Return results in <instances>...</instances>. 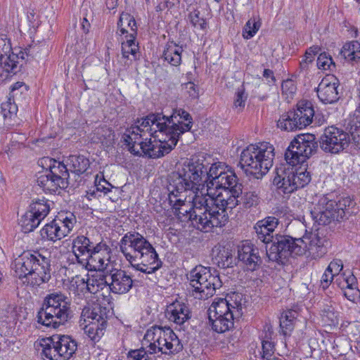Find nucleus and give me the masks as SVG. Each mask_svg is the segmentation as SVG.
Returning <instances> with one entry per match:
<instances>
[{
    "mask_svg": "<svg viewBox=\"0 0 360 360\" xmlns=\"http://www.w3.org/2000/svg\"><path fill=\"white\" fill-rule=\"evenodd\" d=\"M335 276L333 273L328 272L326 269L324 274H323L321 280V285L323 289L327 288L333 281Z\"/></svg>",
    "mask_w": 360,
    "mask_h": 360,
    "instance_id": "69168bd1",
    "label": "nucleus"
},
{
    "mask_svg": "<svg viewBox=\"0 0 360 360\" xmlns=\"http://www.w3.org/2000/svg\"><path fill=\"white\" fill-rule=\"evenodd\" d=\"M238 259L250 271L257 269L262 264L259 249L248 240L242 241L238 245Z\"/></svg>",
    "mask_w": 360,
    "mask_h": 360,
    "instance_id": "aec40b11",
    "label": "nucleus"
},
{
    "mask_svg": "<svg viewBox=\"0 0 360 360\" xmlns=\"http://www.w3.org/2000/svg\"><path fill=\"white\" fill-rule=\"evenodd\" d=\"M259 21L255 18L250 19L244 26L243 36L245 39H249L254 37L260 27Z\"/></svg>",
    "mask_w": 360,
    "mask_h": 360,
    "instance_id": "864d4df0",
    "label": "nucleus"
},
{
    "mask_svg": "<svg viewBox=\"0 0 360 360\" xmlns=\"http://www.w3.org/2000/svg\"><path fill=\"white\" fill-rule=\"evenodd\" d=\"M247 98L248 95L245 94L244 86H241L238 88L233 103L234 107L240 111L245 107Z\"/></svg>",
    "mask_w": 360,
    "mask_h": 360,
    "instance_id": "4d7b16f0",
    "label": "nucleus"
},
{
    "mask_svg": "<svg viewBox=\"0 0 360 360\" xmlns=\"http://www.w3.org/2000/svg\"><path fill=\"white\" fill-rule=\"evenodd\" d=\"M278 225V219L275 217L269 216L258 221L255 225L257 239L267 245L274 238L273 232Z\"/></svg>",
    "mask_w": 360,
    "mask_h": 360,
    "instance_id": "a878e982",
    "label": "nucleus"
},
{
    "mask_svg": "<svg viewBox=\"0 0 360 360\" xmlns=\"http://www.w3.org/2000/svg\"><path fill=\"white\" fill-rule=\"evenodd\" d=\"M245 302L243 295L236 292L228 294L226 298H219L209 309V321H214L215 318L224 319L225 316L227 317L226 314H232L237 309L243 310Z\"/></svg>",
    "mask_w": 360,
    "mask_h": 360,
    "instance_id": "2eb2a0df",
    "label": "nucleus"
},
{
    "mask_svg": "<svg viewBox=\"0 0 360 360\" xmlns=\"http://www.w3.org/2000/svg\"><path fill=\"white\" fill-rule=\"evenodd\" d=\"M29 210L42 221L50 212V204L44 198L38 199L32 202Z\"/></svg>",
    "mask_w": 360,
    "mask_h": 360,
    "instance_id": "09e8293b",
    "label": "nucleus"
},
{
    "mask_svg": "<svg viewBox=\"0 0 360 360\" xmlns=\"http://www.w3.org/2000/svg\"><path fill=\"white\" fill-rule=\"evenodd\" d=\"M152 355L149 349L146 351L144 349H140L129 352L128 358L129 360H151Z\"/></svg>",
    "mask_w": 360,
    "mask_h": 360,
    "instance_id": "13d9d810",
    "label": "nucleus"
},
{
    "mask_svg": "<svg viewBox=\"0 0 360 360\" xmlns=\"http://www.w3.org/2000/svg\"><path fill=\"white\" fill-rule=\"evenodd\" d=\"M240 195L230 192L229 194L219 192L217 195L207 196L208 215L210 230L214 227H221L228 221L227 210H232L240 203Z\"/></svg>",
    "mask_w": 360,
    "mask_h": 360,
    "instance_id": "1a4fd4ad",
    "label": "nucleus"
},
{
    "mask_svg": "<svg viewBox=\"0 0 360 360\" xmlns=\"http://www.w3.org/2000/svg\"><path fill=\"white\" fill-rule=\"evenodd\" d=\"M92 248L95 245L90 241L89 238L84 236H78L72 240V252L79 264L86 263L89 255L92 254Z\"/></svg>",
    "mask_w": 360,
    "mask_h": 360,
    "instance_id": "bb28decb",
    "label": "nucleus"
},
{
    "mask_svg": "<svg viewBox=\"0 0 360 360\" xmlns=\"http://www.w3.org/2000/svg\"><path fill=\"white\" fill-rule=\"evenodd\" d=\"M349 141L348 134L334 126L326 128L319 139L321 148L333 154L343 150L348 146Z\"/></svg>",
    "mask_w": 360,
    "mask_h": 360,
    "instance_id": "dca6fc26",
    "label": "nucleus"
},
{
    "mask_svg": "<svg viewBox=\"0 0 360 360\" xmlns=\"http://www.w3.org/2000/svg\"><path fill=\"white\" fill-rule=\"evenodd\" d=\"M193 124L191 115L182 108L174 110L169 116L152 113L127 129L123 139L133 155L160 158L172 151Z\"/></svg>",
    "mask_w": 360,
    "mask_h": 360,
    "instance_id": "f257e3e1",
    "label": "nucleus"
},
{
    "mask_svg": "<svg viewBox=\"0 0 360 360\" xmlns=\"http://www.w3.org/2000/svg\"><path fill=\"white\" fill-rule=\"evenodd\" d=\"M307 241V250L314 259L322 257L327 252L326 244L327 240L321 238L317 234L311 233L310 237L304 236Z\"/></svg>",
    "mask_w": 360,
    "mask_h": 360,
    "instance_id": "473e14b6",
    "label": "nucleus"
},
{
    "mask_svg": "<svg viewBox=\"0 0 360 360\" xmlns=\"http://www.w3.org/2000/svg\"><path fill=\"white\" fill-rule=\"evenodd\" d=\"M81 316L84 318V321L101 323L102 321H106V308H103L99 304L92 308L84 307L82 309Z\"/></svg>",
    "mask_w": 360,
    "mask_h": 360,
    "instance_id": "c9c22d12",
    "label": "nucleus"
},
{
    "mask_svg": "<svg viewBox=\"0 0 360 360\" xmlns=\"http://www.w3.org/2000/svg\"><path fill=\"white\" fill-rule=\"evenodd\" d=\"M293 176V166L287 162L281 164L275 169L273 184L279 193H291L295 191V187L293 185V181H295Z\"/></svg>",
    "mask_w": 360,
    "mask_h": 360,
    "instance_id": "a211bd4d",
    "label": "nucleus"
},
{
    "mask_svg": "<svg viewBox=\"0 0 360 360\" xmlns=\"http://www.w3.org/2000/svg\"><path fill=\"white\" fill-rule=\"evenodd\" d=\"M188 18L193 27L200 28L202 30L206 29L207 22L204 18L200 17V11L194 10L191 12L188 15Z\"/></svg>",
    "mask_w": 360,
    "mask_h": 360,
    "instance_id": "6e6d98bb",
    "label": "nucleus"
},
{
    "mask_svg": "<svg viewBox=\"0 0 360 360\" xmlns=\"http://www.w3.org/2000/svg\"><path fill=\"white\" fill-rule=\"evenodd\" d=\"M318 149V142L311 134H302L295 137L285 153V160L288 165L295 166L303 163L314 155Z\"/></svg>",
    "mask_w": 360,
    "mask_h": 360,
    "instance_id": "9b49d317",
    "label": "nucleus"
},
{
    "mask_svg": "<svg viewBox=\"0 0 360 360\" xmlns=\"http://www.w3.org/2000/svg\"><path fill=\"white\" fill-rule=\"evenodd\" d=\"M274 148L267 142L250 144L241 154L240 165L246 174L262 178L273 165Z\"/></svg>",
    "mask_w": 360,
    "mask_h": 360,
    "instance_id": "423d86ee",
    "label": "nucleus"
},
{
    "mask_svg": "<svg viewBox=\"0 0 360 360\" xmlns=\"http://www.w3.org/2000/svg\"><path fill=\"white\" fill-rule=\"evenodd\" d=\"M338 79L333 75H327L322 79L317 88V96L325 104L337 102L339 98Z\"/></svg>",
    "mask_w": 360,
    "mask_h": 360,
    "instance_id": "6ab92c4d",
    "label": "nucleus"
},
{
    "mask_svg": "<svg viewBox=\"0 0 360 360\" xmlns=\"http://www.w3.org/2000/svg\"><path fill=\"white\" fill-rule=\"evenodd\" d=\"M76 221L75 216L71 212L60 214L41 229V236L51 241L61 240L70 233Z\"/></svg>",
    "mask_w": 360,
    "mask_h": 360,
    "instance_id": "4468645a",
    "label": "nucleus"
},
{
    "mask_svg": "<svg viewBox=\"0 0 360 360\" xmlns=\"http://www.w3.org/2000/svg\"><path fill=\"white\" fill-rule=\"evenodd\" d=\"M340 56L352 63H360V43L353 41L346 43L340 51Z\"/></svg>",
    "mask_w": 360,
    "mask_h": 360,
    "instance_id": "e433bc0d",
    "label": "nucleus"
},
{
    "mask_svg": "<svg viewBox=\"0 0 360 360\" xmlns=\"http://www.w3.org/2000/svg\"><path fill=\"white\" fill-rule=\"evenodd\" d=\"M42 353L50 360H69L77 349V344L68 335H56L43 340Z\"/></svg>",
    "mask_w": 360,
    "mask_h": 360,
    "instance_id": "ddd939ff",
    "label": "nucleus"
},
{
    "mask_svg": "<svg viewBox=\"0 0 360 360\" xmlns=\"http://www.w3.org/2000/svg\"><path fill=\"white\" fill-rule=\"evenodd\" d=\"M188 173L184 165L181 171L169 176L167 186L169 205L179 217H188L198 229L208 232L210 225L207 196L191 174L188 178Z\"/></svg>",
    "mask_w": 360,
    "mask_h": 360,
    "instance_id": "f03ea898",
    "label": "nucleus"
},
{
    "mask_svg": "<svg viewBox=\"0 0 360 360\" xmlns=\"http://www.w3.org/2000/svg\"><path fill=\"white\" fill-rule=\"evenodd\" d=\"M21 308L18 307L15 304H6L0 312V318L5 321L16 323L20 319L19 312Z\"/></svg>",
    "mask_w": 360,
    "mask_h": 360,
    "instance_id": "de8ad7c7",
    "label": "nucleus"
},
{
    "mask_svg": "<svg viewBox=\"0 0 360 360\" xmlns=\"http://www.w3.org/2000/svg\"><path fill=\"white\" fill-rule=\"evenodd\" d=\"M39 252H35L31 253L30 252H23L14 261V271L15 275L18 278L22 281L24 284L27 285L30 279V274L33 271V266H35V263L37 259V255Z\"/></svg>",
    "mask_w": 360,
    "mask_h": 360,
    "instance_id": "412c9836",
    "label": "nucleus"
},
{
    "mask_svg": "<svg viewBox=\"0 0 360 360\" xmlns=\"http://www.w3.org/2000/svg\"><path fill=\"white\" fill-rule=\"evenodd\" d=\"M359 289L357 287L350 288L344 290L345 296L350 301H354L359 295Z\"/></svg>",
    "mask_w": 360,
    "mask_h": 360,
    "instance_id": "338daca9",
    "label": "nucleus"
},
{
    "mask_svg": "<svg viewBox=\"0 0 360 360\" xmlns=\"http://www.w3.org/2000/svg\"><path fill=\"white\" fill-rule=\"evenodd\" d=\"M49 160V169L38 176L37 183L44 191L52 193L68 186L70 174L64 163L53 159Z\"/></svg>",
    "mask_w": 360,
    "mask_h": 360,
    "instance_id": "f8f14e48",
    "label": "nucleus"
},
{
    "mask_svg": "<svg viewBox=\"0 0 360 360\" xmlns=\"http://www.w3.org/2000/svg\"><path fill=\"white\" fill-rule=\"evenodd\" d=\"M106 326L107 321L89 323L84 327V332L91 340L98 341L103 335Z\"/></svg>",
    "mask_w": 360,
    "mask_h": 360,
    "instance_id": "a18cd8bd",
    "label": "nucleus"
},
{
    "mask_svg": "<svg viewBox=\"0 0 360 360\" xmlns=\"http://www.w3.org/2000/svg\"><path fill=\"white\" fill-rule=\"evenodd\" d=\"M304 237L292 238L287 235L276 234L266 247L269 261L278 264H285L289 257L303 255L307 250V241Z\"/></svg>",
    "mask_w": 360,
    "mask_h": 360,
    "instance_id": "0eeeda50",
    "label": "nucleus"
},
{
    "mask_svg": "<svg viewBox=\"0 0 360 360\" xmlns=\"http://www.w3.org/2000/svg\"><path fill=\"white\" fill-rule=\"evenodd\" d=\"M281 89L283 94L291 98L295 94L297 87L294 81L288 79L283 82Z\"/></svg>",
    "mask_w": 360,
    "mask_h": 360,
    "instance_id": "bf43d9fd",
    "label": "nucleus"
},
{
    "mask_svg": "<svg viewBox=\"0 0 360 360\" xmlns=\"http://www.w3.org/2000/svg\"><path fill=\"white\" fill-rule=\"evenodd\" d=\"M41 221L37 216L32 214V212L28 210L19 219V225L21 227V231L27 233L38 227Z\"/></svg>",
    "mask_w": 360,
    "mask_h": 360,
    "instance_id": "79ce46f5",
    "label": "nucleus"
},
{
    "mask_svg": "<svg viewBox=\"0 0 360 360\" xmlns=\"http://www.w3.org/2000/svg\"><path fill=\"white\" fill-rule=\"evenodd\" d=\"M168 338L165 340L164 347H162V354H174L181 352L183 349V345L177 335L171 329V335L168 334Z\"/></svg>",
    "mask_w": 360,
    "mask_h": 360,
    "instance_id": "49530a36",
    "label": "nucleus"
},
{
    "mask_svg": "<svg viewBox=\"0 0 360 360\" xmlns=\"http://www.w3.org/2000/svg\"><path fill=\"white\" fill-rule=\"evenodd\" d=\"M166 316L170 321L181 325L191 319V312L186 304L176 302L167 307Z\"/></svg>",
    "mask_w": 360,
    "mask_h": 360,
    "instance_id": "c85d7f7f",
    "label": "nucleus"
},
{
    "mask_svg": "<svg viewBox=\"0 0 360 360\" xmlns=\"http://www.w3.org/2000/svg\"><path fill=\"white\" fill-rule=\"evenodd\" d=\"M316 65L320 70L333 71L335 69V64L331 56L326 52L319 54Z\"/></svg>",
    "mask_w": 360,
    "mask_h": 360,
    "instance_id": "603ef678",
    "label": "nucleus"
},
{
    "mask_svg": "<svg viewBox=\"0 0 360 360\" xmlns=\"http://www.w3.org/2000/svg\"><path fill=\"white\" fill-rule=\"evenodd\" d=\"M72 317L69 299L60 292L47 295L37 314L38 323L49 328H58Z\"/></svg>",
    "mask_w": 360,
    "mask_h": 360,
    "instance_id": "39448f33",
    "label": "nucleus"
},
{
    "mask_svg": "<svg viewBox=\"0 0 360 360\" xmlns=\"http://www.w3.org/2000/svg\"><path fill=\"white\" fill-rule=\"evenodd\" d=\"M15 100L8 97V101L1 104V112L5 118H11L16 115L18 106L15 103Z\"/></svg>",
    "mask_w": 360,
    "mask_h": 360,
    "instance_id": "5fc2aeb1",
    "label": "nucleus"
},
{
    "mask_svg": "<svg viewBox=\"0 0 360 360\" xmlns=\"http://www.w3.org/2000/svg\"><path fill=\"white\" fill-rule=\"evenodd\" d=\"M92 254L89 255L86 263H82V266L89 271H106V267L109 262L108 258L105 255L108 254V246L105 244L98 243L92 248Z\"/></svg>",
    "mask_w": 360,
    "mask_h": 360,
    "instance_id": "4be33fe9",
    "label": "nucleus"
},
{
    "mask_svg": "<svg viewBox=\"0 0 360 360\" xmlns=\"http://www.w3.org/2000/svg\"><path fill=\"white\" fill-rule=\"evenodd\" d=\"M187 176L191 174L207 196L219 192L242 194V184L231 170H225L221 162H213L211 157L199 154L193 157L187 165Z\"/></svg>",
    "mask_w": 360,
    "mask_h": 360,
    "instance_id": "7ed1b4c3",
    "label": "nucleus"
},
{
    "mask_svg": "<svg viewBox=\"0 0 360 360\" xmlns=\"http://www.w3.org/2000/svg\"><path fill=\"white\" fill-rule=\"evenodd\" d=\"M25 88V84L23 82H18L15 83L11 87V91L9 93V97L12 98L13 100H17L18 97L22 94L21 91L22 88Z\"/></svg>",
    "mask_w": 360,
    "mask_h": 360,
    "instance_id": "e2e57ef3",
    "label": "nucleus"
},
{
    "mask_svg": "<svg viewBox=\"0 0 360 360\" xmlns=\"http://www.w3.org/2000/svg\"><path fill=\"white\" fill-rule=\"evenodd\" d=\"M184 89L191 98H196L198 97V89L196 85L193 82H187L184 85Z\"/></svg>",
    "mask_w": 360,
    "mask_h": 360,
    "instance_id": "0e129e2a",
    "label": "nucleus"
},
{
    "mask_svg": "<svg viewBox=\"0 0 360 360\" xmlns=\"http://www.w3.org/2000/svg\"><path fill=\"white\" fill-rule=\"evenodd\" d=\"M297 120L300 128H304L312 122L314 116V110L311 101L302 100L297 104V109L294 110Z\"/></svg>",
    "mask_w": 360,
    "mask_h": 360,
    "instance_id": "7c9ffc66",
    "label": "nucleus"
},
{
    "mask_svg": "<svg viewBox=\"0 0 360 360\" xmlns=\"http://www.w3.org/2000/svg\"><path fill=\"white\" fill-rule=\"evenodd\" d=\"M94 187L93 189H89L86 192V196L89 200H91L92 198L101 197V193H103L104 195L112 193V189L117 191V188L114 187L108 181H106L103 176H99L98 174L96 176L94 181Z\"/></svg>",
    "mask_w": 360,
    "mask_h": 360,
    "instance_id": "f704fd0d",
    "label": "nucleus"
},
{
    "mask_svg": "<svg viewBox=\"0 0 360 360\" xmlns=\"http://www.w3.org/2000/svg\"><path fill=\"white\" fill-rule=\"evenodd\" d=\"M277 126L285 131H293L297 129H301L294 110L283 114L278 121Z\"/></svg>",
    "mask_w": 360,
    "mask_h": 360,
    "instance_id": "ea45409f",
    "label": "nucleus"
},
{
    "mask_svg": "<svg viewBox=\"0 0 360 360\" xmlns=\"http://www.w3.org/2000/svg\"><path fill=\"white\" fill-rule=\"evenodd\" d=\"M333 284L336 285L342 290H347V287L345 281V274H343L336 276Z\"/></svg>",
    "mask_w": 360,
    "mask_h": 360,
    "instance_id": "774afa93",
    "label": "nucleus"
},
{
    "mask_svg": "<svg viewBox=\"0 0 360 360\" xmlns=\"http://www.w3.org/2000/svg\"><path fill=\"white\" fill-rule=\"evenodd\" d=\"M213 252L215 253L213 257L214 263L219 268L231 267L236 264L235 251L230 246L215 247Z\"/></svg>",
    "mask_w": 360,
    "mask_h": 360,
    "instance_id": "c756f323",
    "label": "nucleus"
},
{
    "mask_svg": "<svg viewBox=\"0 0 360 360\" xmlns=\"http://www.w3.org/2000/svg\"><path fill=\"white\" fill-rule=\"evenodd\" d=\"M67 164L70 172L77 175L84 173L90 165L89 159L81 155L69 156Z\"/></svg>",
    "mask_w": 360,
    "mask_h": 360,
    "instance_id": "58836bf2",
    "label": "nucleus"
},
{
    "mask_svg": "<svg viewBox=\"0 0 360 360\" xmlns=\"http://www.w3.org/2000/svg\"><path fill=\"white\" fill-rule=\"evenodd\" d=\"M79 282L89 292L96 294L105 287H108L107 271H95L94 274H87L86 278H82Z\"/></svg>",
    "mask_w": 360,
    "mask_h": 360,
    "instance_id": "cd10ccee",
    "label": "nucleus"
},
{
    "mask_svg": "<svg viewBox=\"0 0 360 360\" xmlns=\"http://www.w3.org/2000/svg\"><path fill=\"white\" fill-rule=\"evenodd\" d=\"M13 52L11 43L7 41L6 37L0 36V57Z\"/></svg>",
    "mask_w": 360,
    "mask_h": 360,
    "instance_id": "680f3d73",
    "label": "nucleus"
},
{
    "mask_svg": "<svg viewBox=\"0 0 360 360\" xmlns=\"http://www.w3.org/2000/svg\"><path fill=\"white\" fill-rule=\"evenodd\" d=\"M33 271L30 274L27 285L39 286L45 283L51 278L50 259L48 257L39 253Z\"/></svg>",
    "mask_w": 360,
    "mask_h": 360,
    "instance_id": "5701e85b",
    "label": "nucleus"
},
{
    "mask_svg": "<svg viewBox=\"0 0 360 360\" xmlns=\"http://www.w3.org/2000/svg\"><path fill=\"white\" fill-rule=\"evenodd\" d=\"M127 40L122 43V54L125 58L135 60L138 58L139 46L135 43L136 37L126 36Z\"/></svg>",
    "mask_w": 360,
    "mask_h": 360,
    "instance_id": "c03bdc74",
    "label": "nucleus"
},
{
    "mask_svg": "<svg viewBox=\"0 0 360 360\" xmlns=\"http://www.w3.org/2000/svg\"><path fill=\"white\" fill-rule=\"evenodd\" d=\"M117 27L122 34L128 33L129 31L127 28L130 29V32L128 37H136L137 34V25L136 20L133 15L127 13H122L120 15V19L117 22Z\"/></svg>",
    "mask_w": 360,
    "mask_h": 360,
    "instance_id": "4c0bfd02",
    "label": "nucleus"
},
{
    "mask_svg": "<svg viewBox=\"0 0 360 360\" xmlns=\"http://www.w3.org/2000/svg\"><path fill=\"white\" fill-rule=\"evenodd\" d=\"M343 264L340 259H334L328 266L326 268L328 272L333 273L334 276L336 277L340 274V271L342 270Z\"/></svg>",
    "mask_w": 360,
    "mask_h": 360,
    "instance_id": "052dcab7",
    "label": "nucleus"
},
{
    "mask_svg": "<svg viewBox=\"0 0 360 360\" xmlns=\"http://www.w3.org/2000/svg\"><path fill=\"white\" fill-rule=\"evenodd\" d=\"M37 49L38 47L35 46H30L24 51L20 50L18 53L13 52L11 53L4 55L0 57V65L4 71L8 73L15 74L19 70L18 66L19 59L28 60L30 56L32 58L36 57L35 53H37Z\"/></svg>",
    "mask_w": 360,
    "mask_h": 360,
    "instance_id": "b1692460",
    "label": "nucleus"
},
{
    "mask_svg": "<svg viewBox=\"0 0 360 360\" xmlns=\"http://www.w3.org/2000/svg\"><path fill=\"white\" fill-rule=\"evenodd\" d=\"M183 48L173 41L167 43L162 53V58L169 64L173 66H179L181 63V53Z\"/></svg>",
    "mask_w": 360,
    "mask_h": 360,
    "instance_id": "72a5a7b5",
    "label": "nucleus"
},
{
    "mask_svg": "<svg viewBox=\"0 0 360 360\" xmlns=\"http://www.w3.org/2000/svg\"><path fill=\"white\" fill-rule=\"evenodd\" d=\"M190 285L193 295L198 299H207L222 285L219 275H214L210 267L198 266L190 272Z\"/></svg>",
    "mask_w": 360,
    "mask_h": 360,
    "instance_id": "9d476101",
    "label": "nucleus"
},
{
    "mask_svg": "<svg viewBox=\"0 0 360 360\" xmlns=\"http://www.w3.org/2000/svg\"><path fill=\"white\" fill-rule=\"evenodd\" d=\"M293 185L295 187V191L298 188H303L307 185L311 181V175L306 169L297 170L293 167Z\"/></svg>",
    "mask_w": 360,
    "mask_h": 360,
    "instance_id": "8fccbe9b",
    "label": "nucleus"
},
{
    "mask_svg": "<svg viewBox=\"0 0 360 360\" xmlns=\"http://www.w3.org/2000/svg\"><path fill=\"white\" fill-rule=\"evenodd\" d=\"M240 203L244 208H251L258 205L259 198L255 191H248L240 195Z\"/></svg>",
    "mask_w": 360,
    "mask_h": 360,
    "instance_id": "3c124183",
    "label": "nucleus"
},
{
    "mask_svg": "<svg viewBox=\"0 0 360 360\" xmlns=\"http://www.w3.org/2000/svg\"><path fill=\"white\" fill-rule=\"evenodd\" d=\"M168 334L171 335L170 328L159 326H152L146 331L145 339L150 342L148 346L150 354H155L157 352L162 353V347H164Z\"/></svg>",
    "mask_w": 360,
    "mask_h": 360,
    "instance_id": "393cba45",
    "label": "nucleus"
},
{
    "mask_svg": "<svg viewBox=\"0 0 360 360\" xmlns=\"http://www.w3.org/2000/svg\"><path fill=\"white\" fill-rule=\"evenodd\" d=\"M349 198H342L338 202L326 195L319 198L311 210L313 219L319 225L326 226L343 219L345 210L352 204Z\"/></svg>",
    "mask_w": 360,
    "mask_h": 360,
    "instance_id": "6e6552de",
    "label": "nucleus"
},
{
    "mask_svg": "<svg viewBox=\"0 0 360 360\" xmlns=\"http://www.w3.org/2000/svg\"><path fill=\"white\" fill-rule=\"evenodd\" d=\"M297 316V312L292 309L287 310L281 314L280 326L284 335H288L293 330Z\"/></svg>",
    "mask_w": 360,
    "mask_h": 360,
    "instance_id": "a19ab883",
    "label": "nucleus"
},
{
    "mask_svg": "<svg viewBox=\"0 0 360 360\" xmlns=\"http://www.w3.org/2000/svg\"><path fill=\"white\" fill-rule=\"evenodd\" d=\"M108 287L114 294H126L132 288L134 281L125 271L112 269L107 271Z\"/></svg>",
    "mask_w": 360,
    "mask_h": 360,
    "instance_id": "f3484780",
    "label": "nucleus"
},
{
    "mask_svg": "<svg viewBox=\"0 0 360 360\" xmlns=\"http://www.w3.org/2000/svg\"><path fill=\"white\" fill-rule=\"evenodd\" d=\"M120 250L137 271L150 274L162 266L153 246L138 232L127 233L120 240Z\"/></svg>",
    "mask_w": 360,
    "mask_h": 360,
    "instance_id": "20e7f679",
    "label": "nucleus"
},
{
    "mask_svg": "<svg viewBox=\"0 0 360 360\" xmlns=\"http://www.w3.org/2000/svg\"><path fill=\"white\" fill-rule=\"evenodd\" d=\"M323 322L328 326H335L338 323L339 313L335 310L332 302L323 305L321 313Z\"/></svg>",
    "mask_w": 360,
    "mask_h": 360,
    "instance_id": "37998d69",
    "label": "nucleus"
},
{
    "mask_svg": "<svg viewBox=\"0 0 360 360\" xmlns=\"http://www.w3.org/2000/svg\"><path fill=\"white\" fill-rule=\"evenodd\" d=\"M243 314V310L239 308L237 310H233L232 314H226L227 317L217 319V318L214 319V321H210L212 324V329L219 333H222L226 331H229L234 327V321L235 320L239 319Z\"/></svg>",
    "mask_w": 360,
    "mask_h": 360,
    "instance_id": "2f4dec72",
    "label": "nucleus"
}]
</instances>
